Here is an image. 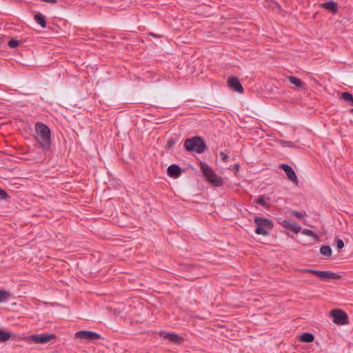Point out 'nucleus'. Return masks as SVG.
<instances>
[{
    "label": "nucleus",
    "instance_id": "nucleus-1",
    "mask_svg": "<svg viewBox=\"0 0 353 353\" xmlns=\"http://www.w3.org/2000/svg\"><path fill=\"white\" fill-rule=\"evenodd\" d=\"M34 139L39 145V148L43 151H48L51 148V131L49 127L41 122L35 124Z\"/></svg>",
    "mask_w": 353,
    "mask_h": 353
},
{
    "label": "nucleus",
    "instance_id": "nucleus-2",
    "mask_svg": "<svg viewBox=\"0 0 353 353\" xmlns=\"http://www.w3.org/2000/svg\"><path fill=\"white\" fill-rule=\"evenodd\" d=\"M184 148L188 152L198 154H201L207 150V145L203 139L199 136L187 139L184 142Z\"/></svg>",
    "mask_w": 353,
    "mask_h": 353
},
{
    "label": "nucleus",
    "instance_id": "nucleus-3",
    "mask_svg": "<svg viewBox=\"0 0 353 353\" xmlns=\"http://www.w3.org/2000/svg\"><path fill=\"white\" fill-rule=\"evenodd\" d=\"M200 168L205 179L216 187H220L223 184V179L218 176L205 162H200Z\"/></svg>",
    "mask_w": 353,
    "mask_h": 353
},
{
    "label": "nucleus",
    "instance_id": "nucleus-4",
    "mask_svg": "<svg viewBox=\"0 0 353 353\" xmlns=\"http://www.w3.org/2000/svg\"><path fill=\"white\" fill-rule=\"evenodd\" d=\"M254 222L256 225L255 233L257 234L267 236L269 234L268 231L274 227L272 221L266 218L255 216Z\"/></svg>",
    "mask_w": 353,
    "mask_h": 353
},
{
    "label": "nucleus",
    "instance_id": "nucleus-5",
    "mask_svg": "<svg viewBox=\"0 0 353 353\" xmlns=\"http://www.w3.org/2000/svg\"><path fill=\"white\" fill-rule=\"evenodd\" d=\"M57 336L54 334L41 333L32 334L28 337V341L37 344H46L54 340Z\"/></svg>",
    "mask_w": 353,
    "mask_h": 353
},
{
    "label": "nucleus",
    "instance_id": "nucleus-6",
    "mask_svg": "<svg viewBox=\"0 0 353 353\" xmlns=\"http://www.w3.org/2000/svg\"><path fill=\"white\" fill-rule=\"evenodd\" d=\"M330 315L333 318V322L335 324L344 325L349 323L347 314L341 309H334L330 312Z\"/></svg>",
    "mask_w": 353,
    "mask_h": 353
},
{
    "label": "nucleus",
    "instance_id": "nucleus-7",
    "mask_svg": "<svg viewBox=\"0 0 353 353\" xmlns=\"http://www.w3.org/2000/svg\"><path fill=\"white\" fill-rule=\"evenodd\" d=\"M75 338L88 342H93L101 338V336L92 331L81 330L75 333Z\"/></svg>",
    "mask_w": 353,
    "mask_h": 353
},
{
    "label": "nucleus",
    "instance_id": "nucleus-8",
    "mask_svg": "<svg viewBox=\"0 0 353 353\" xmlns=\"http://www.w3.org/2000/svg\"><path fill=\"white\" fill-rule=\"evenodd\" d=\"M158 334L163 339L174 345H180L184 341V339L182 336L175 333H170L161 330Z\"/></svg>",
    "mask_w": 353,
    "mask_h": 353
},
{
    "label": "nucleus",
    "instance_id": "nucleus-9",
    "mask_svg": "<svg viewBox=\"0 0 353 353\" xmlns=\"http://www.w3.org/2000/svg\"><path fill=\"white\" fill-rule=\"evenodd\" d=\"M228 87L234 92L239 93L243 92V88L236 77H230L228 79Z\"/></svg>",
    "mask_w": 353,
    "mask_h": 353
},
{
    "label": "nucleus",
    "instance_id": "nucleus-10",
    "mask_svg": "<svg viewBox=\"0 0 353 353\" xmlns=\"http://www.w3.org/2000/svg\"><path fill=\"white\" fill-rule=\"evenodd\" d=\"M279 168L285 172L290 181H292L296 185L298 184L297 176L293 168L290 165L285 163H282L279 165Z\"/></svg>",
    "mask_w": 353,
    "mask_h": 353
},
{
    "label": "nucleus",
    "instance_id": "nucleus-11",
    "mask_svg": "<svg viewBox=\"0 0 353 353\" xmlns=\"http://www.w3.org/2000/svg\"><path fill=\"white\" fill-rule=\"evenodd\" d=\"M182 173L181 168L177 164H172L167 168V174L172 178L176 179Z\"/></svg>",
    "mask_w": 353,
    "mask_h": 353
},
{
    "label": "nucleus",
    "instance_id": "nucleus-12",
    "mask_svg": "<svg viewBox=\"0 0 353 353\" xmlns=\"http://www.w3.org/2000/svg\"><path fill=\"white\" fill-rule=\"evenodd\" d=\"M320 6L321 8L329 11L332 14H336L339 10L338 4L332 0L320 4Z\"/></svg>",
    "mask_w": 353,
    "mask_h": 353
},
{
    "label": "nucleus",
    "instance_id": "nucleus-13",
    "mask_svg": "<svg viewBox=\"0 0 353 353\" xmlns=\"http://www.w3.org/2000/svg\"><path fill=\"white\" fill-rule=\"evenodd\" d=\"M270 201V198L265 194L260 196L258 199H254V202L263 206L265 209H269L270 205L268 201Z\"/></svg>",
    "mask_w": 353,
    "mask_h": 353
},
{
    "label": "nucleus",
    "instance_id": "nucleus-14",
    "mask_svg": "<svg viewBox=\"0 0 353 353\" xmlns=\"http://www.w3.org/2000/svg\"><path fill=\"white\" fill-rule=\"evenodd\" d=\"M341 276L339 274L330 271H323L321 281H328L330 280L339 279Z\"/></svg>",
    "mask_w": 353,
    "mask_h": 353
},
{
    "label": "nucleus",
    "instance_id": "nucleus-15",
    "mask_svg": "<svg viewBox=\"0 0 353 353\" xmlns=\"http://www.w3.org/2000/svg\"><path fill=\"white\" fill-rule=\"evenodd\" d=\"M35 21L42 28H46V17L41 13H37L34 16Z\"/></svg>",
    "mask_w": 353,
    "mask_h": 353
},
{
    "label": "nucleus",
    "instance_id": "nucleus-16",
    "mask_svg": "<svg viewBox=\"0 0 353 353\" xmlns=\"http://www.w3.org/2000/svg\"><path fill=\"white\" fill-rule=\"evenodd\" d=\"M314 338L315 337L312 334L309 332H304L300 336L299 340L303 343H311L314 341Z\"/></svg>",
    "mask_w": 353,
    "mask_h": 353
},
{
    "label": "nucleus",
    "instance_id": "nucleus-17",
    "mask_svg": "<svg viewBox=\"0 0 353 353\" xmlns=\"http://www.w3.org/2000/svg\"><path fill=\"white\" fill-rule=\"evenodd\" d=\"M11 296V293L5 290H0V303H5Z\"/></svg>",
    "mask_w": 353,
    "mask_h": 353
},
{
    "label": "nucleus",
    "instance_id": "nucleus-18",
    "mask_svg": "<svg viewBox=\"0 0 353 353\" xmlns=\"http://www.w3.org/2000/svg\"><path fill=\"white\" fill-rule=\"evenodd\" d=\"M11 338V333L0 329V342H6Z\"/></svg>",
    "mask_w": 353,
    "mask_h": 353
},
{
    "label": "nucleus",
    "instance_id": "nucleus-19",
    "mask_svg": "<svg viewBox=\"0 0 353 353\" xmlns=\"http://www.w3.org/2000/svg\"><path fill=\"white\" fill-rule=\"evenodd\" d=\"M320 253L323 256L329 257L332 255V251L329 245H324L321 247Z\"/></svg>",
    "mask_w": 353,
    "mask_h": 353
},
{
    "label": "nucleus",
    "instance_id": "nucleus-20",
    "mask_svg": "<svg viewBox=\"0 0 353 353\" xmlns=\"http://www.w3.org/2000/svg\"><path fill=\"white\" fill-rule=\"evenodd\" d=\"M288 78L289 79V81L291 83L295 85L296 87L300 88L303 85L302 81L298 77L294 76H289Z\"/></svg>",
    "mask_w": 353,
    "mask_h": 353
},
{
    "label": "nucleus",
    "instance_id": "nucleus-21",
    "mask_svg": "<svg viewBox=\"0 0 353 353\" xmlns=\"http://www.w3.org/2000/svg\"><path fill=\"white\" fill-rule=\"evenodd\" d=\"M302 234H303L306 236H312L314 239H315L316 240H319V236L310 229H307V228L303 229L302 231Z\"/></svg>",
    "mask_w": 353,
    "mask_h": 353
},
{
    "label": "nucleus",
    "instance_id": "nucleus-22",
    "mask_svg": "<svg viewBox=\"0 0 353 353\" xmlns=\"http://www.w3.org/2000/svg\"><path fill=\"white\" fill-rule=\"evenodd\" d=\"M288 230H290L293 232L297 234L301 230V227L296 223H290Z\"/></svg>",
    "mask_w": 353,
    "mask_h": 353
},
{
    "label": "nucleus",
    "instance_id": "nucleus-23",
    "mask_svg": "<svg viewBox=\"0 0 353 353\" xmlns=\"http://www.w3.org/2000/svg\"><path fill=\"white\" fill-rule=\"evenodd\" d=\"M341 99L345 101L350 102L353 99V95L347 92H343L341 96Z\"/></svg>",
    "mask_w": 353,
    "mask_h": 353
},
{
    "label": "nucleus",
    "instance_id": "nucleus-24",
    "mask_svg": "<svg viewBox=\"0 0 353 353\" xmlns=\"http://www.w3.org/2000/svg\"><path fill=\"white\" fill-rule=\"evenodd\" d=\"M21 43V41L14 39H11L8 43V46L10 48H17Z\"/></svg>",
    "mask_w": 353,
    "mask_h": 353
},
{
    "label": "nucleus",
    "instance_id": "nucleus-25",
    "mask_svg": "<svg viewBox=\"0 0 353 353\" xmlns=\"http://www.w3.org/2000/svg\"><path fill=\"white\" fill-rule=\"evenodd\" d=\"M303 271L305 272H310V273H311L312 274H314L318 278L321 279L323 271L316 270H311V269L304 270Z\"/></svg>",
    "mask_w": 353,
    "mask_h": 353
},
{
    "label": "nucleus",
    "instance_id": "nucleus-26",
    "mask_svg": "<svg viewBox=\"0 0 353 353\" xmlns=\"http://www.w3.org/2000/svg\"><path fill=\"white\" fill-rule=\"evenodd\" d=\"M335 243L338 250H342L344 248L343 241L339 236L335 237Z\"/></svg>",
    "mask_w": 353,
    "mask_h": 353
},
{
    "label": "nucleus",
    "instance_id": "nucleus-27",
    "mask_svg": "<svg viewBox=\"0 0 353 353\" xmlns=\"http://www.w3.org/2000/svg\"><path fill=\"white\" fill-rule=\"evenodd\" d=\"M176 139L174 137H170L167 141L165 148L167 150L170 149L176 143Z\"/></svg>",
    "mask_w": 353,
    "mask_h": 353
},
{
    "label": "nucleus",
    "instance_id": "nucleus-28",
    "mask_svg": "<svg viewBox=\"0 0 353 353\" xmlns=\"http://www.w3.org/2000/svg\"><path fill=\"white\" fill-rule=\"evenodd\" d=\"M290 222L286 219H279V224L283 226L284 228L288 229L290 225Z\"/></svg>",
    "mask_w": 353,
    "mask_h": 353
},
{
    "label": "nucleus",
    "instance_id": "nucleus-29",
    "mask_svg": "<svg viewBox=\"0 0 353 353\" xmlns=\"http://www.w3.org/2000/svg\"><path fill=\"white\" fill-rule=\"evenodd\" d=\"M8 193L3 189H0V199L7 200L9 198Z\"/></svg>",
    "mask_w": 353,
    "mask_h": 353
},
{
    "label": "nucleus",
    "instance_id": "nucleus-30",
    "mask_svg": "<svg viewBox=\"0 0 353 353\" xmlns=\"http://www.w3.org/2000/svg\"><path fill=\"white\" fill-rule=\"evenodd\" d=\"M220 157H221V160L224 162H228L229 161L228 155L226 153H225L224 152H220Z\"/></svg>",
    "mask_w": 353,
    "mask_h": 353
},
{
    "label": "nucleus",
    "instance_id": "nucleus-31",
    "mask_svg": "<svg viewBox=\"0 0 353 353\" xmlns=\"http://www.w3.org/2000/svg\"><path fill=\"white\" fill-rule=\"evenodd\" d=\"M292 214L296 216L297 219H301L303 218V215L301 212H299V211H295V210H293L292 212Z\"/></svg>",
    "mask_w": 353,
    "mask_h": 353
},
{
    "label": "nucleus",
    "instance_id": "nucleus-32",
    "mask_svg": "<svg viewBox=\"0 0 353 353\" xmlns=\"http://www.w3.org/2000/svg\"><path fill=\"white\" fill-rule=\"evenodd\" d=\"M283 144L284 146L289 148H293L294 146V143L292 141H283Z\"/></svg>",
    "mask_w": 353,
    "mask_h": 353
},
{
    "label": "nucleus",
    "instance_id": "nucleus-33",
    "mask_svg": "<svg viewBox=\"0 0 353 353\" xmlns=\"http://www.w3.org/2000/svg\"><path fill=\"white\" fill-rule=\"evenodd\" d=\"M234 168L236 170H239V165L238 164H235L234 165Z\"/></svg>",
    "mask_w": 353,
    "mask_h": 353
},
{
    "label": "nucleus",
    "instance_id": "nucleus-34",
    "mask_svg": "<svg viewBox=\"0 0 353 353\" xmlns=\"http://www.w3.org/2000/svg\"><path fill=\"white\" fill-rule=\"evenodd\" d=\"M350 113H352V114H353V108H352V109H350Z\"/></svg>",
    "mask_w": 353,
    "mask_h": 353
},
{
    "label": "nucleus",
    "instance_id": "nucleus-35",
    "mask_svg": "<svg viewBox=\"0 0 353 353\" xmlns=\"http://www.w3.org/2000/svg\"><path fill=\"white\" fill-rule=\"evenodd\" d=\"M150 34H151L152 36L154 37H157V36H156V35H155L154 34H153V33H151Z\"/></svg>",
    "mask_w": 353,
    "mask_h": 353
}]
</instances>
